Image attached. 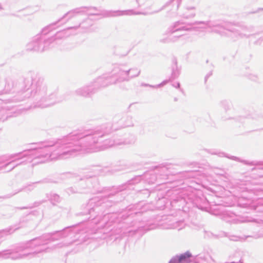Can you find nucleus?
I'll use <instances>...</instances> for the list:
<instances>
[{"mask_svg": "<svg viewBox=\"0 0 263 263\" xmlns=\"http://www.w3.org/2000/svg\"><path fill=\"white\" fill-rule=\"evenodd\" d=\"M191 256V255L190 253L187 252L184 254L181 255L178 259L179 262H181L183 260H185L186 258H189Z\"/></svg>", "mask_w": 263, "mask_h": 263, "instance_id": "1", "label": "nucleus"}]
</instances>
